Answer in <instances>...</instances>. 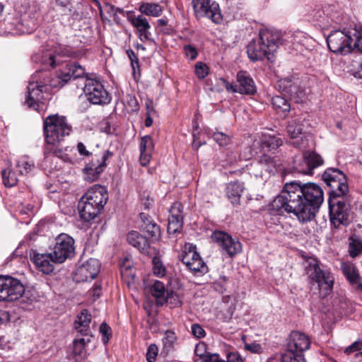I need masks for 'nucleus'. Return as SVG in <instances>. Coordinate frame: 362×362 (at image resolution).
Listing matches in <instances>:
<instances>
[{
	"label": "nucleus",
	"mask_w": 362,
	"mask_h": 362,
	"mask_svg": "<svg viewBox=\"0 0 362 362\" xmlns=\"http://www.w3.org/2000/svg\"><path fill=\"white\" fill-rule=\"evenodd\" d=\"M323 202L324 193L318 185L293 181L284 185L272 206L279 213L294 214L299 221L305 223L315 218Z\"/></svg>",
	"instance_id": "nucleus-1"
},
{
	"label": "nucleus",
	"mask_w": 362,
	"mask_h": 362,
	"mask_svg": "<svg viewBox=\"0 0 362 362\" xmlns=\"http://www.w3.org/2000/svg\"><path fill=\"white\" fill-rule=\"evenodd\" d=\"M280 33L269 28L259 30V37L252 40L247 46V53L249 59L252 62L261 61L267 59L273 61L274 54L279 48Z\"/></svg>",
	"instance_id": "nucleus-2"
},
{
	"label": "nucleus",
	"mask_w": 362,
	"mask_h": 362,
	"mask_svg": "<svg viewBox=\"0 0 362 362\" xmlns=\"http://www.w3.org/2000/svg\"><path fill=\"white\" fill-rule=\"evenodd\" d=\"M71 127L64 117L53 115L44 121V133L47 144L52 146L60 142L65 136L69 135Z\"/></svg>",
	"instance_id": "nucleus-3"
},
{
	"label": "nucleus",
	"mask_w": 362,
	"mask_h": 362,
	"mask_svg": "<svg viewBox=\"0 0 362 362\" xmlns=\"http://www.w3.org/2000/svg\"><path fill=\"white\" fill-rule=\"evenodd\" d=\"M329 214L331 222L335 227L346 226L350 221L351 214L350 201L345 195L340 197L329 198Z\"/></svg>",
	"instance_id": "nucleus-4"
},
{
	"label": "nucleus",
	"mask_w": 362,
	"mask_h": 362,
	"mask_svg": "<svg viewBox=\"0 0 362 362\" xmlns=\"http://www.w3.org/2000/svg\"><path fill=\"white\" fill-rule=\"evenodd\" d=\"M353 28L344 30L332 31L327 38L329 50L334 53L346 54L351 52L353 39L351 33Z\"/></svg>",
	"instance_id": "nucleus-5"
},
{
	"label": "nucleus",
	"mask_w": 362,
	"mask_h": 362,
	"mask_svg": "<svg viewBox=\"0 0 362 362\" xmlns=\"http://www.w3.org/2000/svg\"><path fill=\"white\" fill-rule=\"evenodd\" d=\"M322 179L331 188V198H337L345 195L349 190L345 175L338 169H327L322 174Z\"/></svg>",
	"instance_id": "nucleus-6"
},
{
	"label": "nucleus",
	"mask_w": 362,
	"mask_h": 362,
	"mask_svg": "<svg viewBox=\"0 0 362 362\" xmlns=\"http://www.w3.org/2000/svg\"><path fill=\"white\" fill-rule=\"evenodd\" d=\"M305 270L309 278L317 284L321 292L329 293L332 291L334 277L329 272L322 270L316 259L309 260Z\"/></svg>",
	"instance_id": "nucleus-7"
},
{
	"label": "nucleus",
	"mask_w": 362,
	"mask_h": 362,
	"mask_svg": "<svg viewBox=\"0 0 362 362\" xmlns=\"http://www.w3.org/2000/svg\"><path fill=\"white\" fill-rule=\"evenodd\" d=\"M192 5L197 18H208L212 22L220 24L223 21L218 4L211 0H192Z\"/></svg>",
	"instance_id": "nucleus-8"
},
{
	"label": "nucleus",
	"mask_w": 362,
	"mask_h": 362,
	"mask_svg": "<svg viewBox=\"0 0 362 362\" xmlns=\"http://www.w3.org/2000/svg\"><path fill=\"white\" fill-rule=\"evenodd\" d=\"M83 92L87 100L94 105L107 104L111 100L102 83L92 78H86Z\"/></svg>",
	"instance_id": "nucleus-9"
},
{
	"label": "nucleus",
	"mask_w": 362,
	"mask_h": 362,
	"mask_svg": "<svg viewBox=\"0 0 362 362\" xmlns=\"http://www.w3.org/2000/svg\"><path fill=\"white\" fill-rule=\"evenodd\" d=\"M74 253V240L70 235L62 233L55 238L53 255L55 256V261L58 264L64 262L69 258H71Z\"/></svg>",
	"instance_id": "nucleus-10"
},
{
	"label": "nucleus",
	"mask_w": 362,
	"mask_h": 362,
	"mask_svg": "<svg viewBox=\"0 0 362 362\" xmlns=\"http://www.w3.org/2000/svg\"><path fill=\"white\" fill-rule=\"evenodd\" d=\"M211 238L230 257L236 255L242 251L241 243L225 232L215 231L212 233Z\"/></svg>",
	"instance_id": "nucleus-11"
},
{
	"label": "nucleus",
	"mask_w": 362,
	"mask_h": 362,
	"mask_svg": "<svg viewBox=\"0 0 362 362\" xmlns=\"http://www.w3.org/2000/svg\"><path fill=\"white\" fill-rule=\"evenodd\" d=\"M165 304H171V307L180 306V296H145L143 307L148 315H151Z\"/></svg>",
	"instance_id": "nucleus-12"
},
{
	"label": "nucleus",
	"mask_w": 362,
	"mask_h": 362,
	"mask_svg": "<svg viewBox=\"0 0 362 362\" xmlns=\"http://www.w3.org/2000/svg\"><path fill=\"white\" fill-rule=\"evenodd\" d=\"M48 90L47 85L40 84L37 81H30L28 86L25 104L38 111L43 103V100L45 99V93H47Z\"/></svg>",
	"instance_id": "nucleus-13"
},
{
	"label": "nucleus",
	"mask_w": 362,
	"mask_h": 362,
	"mask_svg": "<svg viewBox=\"0 0 362 362\" xmlns=\"http://www.w3.org/2000/svg\"><path fill=\"white\" fill-rule=\"evenodd\" d=\"M100 270V262L97 259L90 258L76 268L74 280L76 282L92 280L98 275Z\"/></svg>",
	"instance_id": "nucleus-14"
},
{
	"label": "nucleus",
	"mask_w": 362,
	"mask_h": 362,
	"mask_svg": "<svg viewBox=\"0 0 362 362\" xmlns=\"http://www.w3.org/2000/svg\"><path fill=\"white\" fill-rule=\"evenodd\" d=\"M81 199L103 209L108 200L107 191L103 186L95 185Z\"/></svg>",
	"instance_id": "nucleus-15"
},
{
	"label": "nucleus",
	"mask_w": 362,
	"mask_h": 362,
	"mask_svg": "<svg viewBox=\"0 0 362 362\" xmlns=\"http://www.w3.org/2000/svg\"><path fill=\"white\" fill-rule=\"evenodd\" d=\"M183 206L180 202L173 203L170 209L168 217V233L175 234L180 233L182 228Z\"/></svg>",
	"instance_id": "nucleus-16"
},
{
	"label": "nucleus",
	"mask_w": 362,
	"mask_h": 362,
	"mask_svg": "<svg viewBox=\"0 0 362 362\" xmlns=\"http://www.w3.org/2000/svg\"><path fill=\"white\" fill-rule=\"evenodd\" d=\"M112 153L110 151H107L103 155L101 161H98V163L92 161L87 164L83 170L84 180L88 182L96 181L106 166V160L112 156Z\"/></svg>",
	"instance_id": "nucleus-17"
},
{
	"label": "nucleus",
	"mask_w": 362,
	"mask_h": 362,
	"mask_svg": "<svg viewBox=\"0 0 362 362\" xmlns=\"http://www.w3.org/2000/svg\"><path fill=\"white\" fill-rule=\"evenodd\" d=\"M128 243L136 247L141 253L152 256L156 254V249L150 246L146 238L137 231H132L127 235Z\"/></svg>",
	"instance_id": "nucleus-18"
},
{
	"label": "nucleus",
	"mask_w": 362,
	"mask_h": 362,
	"mask_svg": "<svg viewBox=\"0 0 362 362\" xmlns=\"http://www.w3.org/2000/svg\"><path fill=\"white\" fill-rule=\"evenodd\" d=\"M31 259L37 269L45 274L52 273L54 269V264H57L53 253L34 254Z\"/></svg>",
	"instance_id": "nucleus-19"
},
{
	"label": "nucleus",
	"mask_w": 362,
	"mask_h": 362,
	"mask_svg": "<svg viewBox=\"0 0 362 362\" xmlns=\"http://www.w3.org/2000/svg\"><path fill=\"white\" fill-rule=\"evenodd\" d=\"M310 337L305 333L293 331L289 335L287 346L304 354V352L310 349Z\"/></svg>",
	"instance_id": "nucleus-20"
},
{
	"label": "nucleus",
	"mask_w": 362,
	"mask_h": 362,
	"mask_svg": "<svg viewBox=\"0 0 362 362\" xmlns=\"http://www.w3.org/2000/svg\"><path fill=\"white\" fill-rule=\"evenodd\" d=\"M6 294H24L25 288L21 281L16 279L0 276V293Z\"/></svg>",
	"instance_id": "nucleus-21"
},
{
	"label": "nucleus",
	"mask_w": 362,
	"mask_h": 362,
	"mask_svg": "<svg viewBox=\"0 0 362 362\" xmlns=\"http://www.w3.org/2000/svg\"><path fill=\"white\" fill-rule=\"evenodd\" d=\"M129 21L136 28L138 37L141 41L151 40V33L149 32L151 25L145 17L142 15H139L130 18Z\"/></svg>",
	"instance_id": "nucleus-22"
},
{
	"label": "nucleus",
	"mask_w": 362,
	"mask_h": 362,
	"mask_svg": "<svg viewBox=\"0 0 362 362\" xmlns=\"http://www.w3.org/2000/svg\"><path fill=\"white\" fill-rule=\"evenodd\" d=\"M238 93L245 95H253L257 88L252 77L246 71H240L237 74Z\"/></svg>",
	"instance_id": "nucleus-23"
},
{
	"label": "nucleus",
	"mask_w": 362,
	"mask_h": 362,
	"mask_svg": "<svg viewBox=\"0 0 362 362\" xmlns=\"http://www.w3.org/2000/svg\"><path fill=\"white\" fill-rule=\"evenodd\" d=\"M236 301L235 296H223L221 310L217 317L223 322L230 320L235 310Z\"/></svg>",
	"instance_id": "nucleus-24"
},
{
	"label": "nucleus",
	"mask_w": 362,
	"mask_h": 362,
	"mask_svg": "<svg viewBox=\"0 0 362 362\" xmlns=\"http://www.w3.org/2000/svg\"><path fill=\"white\" fill-rule=\"evenodd\" d=\"M91 315L87 309L82 310L76 316L74 322V328L81 334L88 337L90 334V324Z\"/></svg>",
	"instance_id": "nucleus-25"
},
{
	"label": "nucleus",
	"mask_w": 362,
	"mask_h": 362,
	"mask_svg": "<svg viewBox=\"0 0 362 362\" xmlns=\"http://www.w3.org/2000/svg\"><path fill=\"white\" fill-rule=\"evenodd\" d=\"M71 52L67 47H62L61 45L54 48V50L47 54L44 59L43 63L49 64L51 67L54 68L57 64H59L62 61V57H70Z\"/></svg>",
	"instance_id": "nucleus-26"
},
{
	"label": "nucleus",
	"mask_w": 362,
	"mask_h": 362,
	"mask_svg": "<svg viewBox=\"0 0 362 362\" xmlns=\"http://www.w3.org/2000/svg\"><path fill=\"white\" fill-rule=\"evenodd\" d=\"M78 208L81 218L86 222L94 219L103 209L93 204H90V202L88 203L81 199L78 202Z\"/></svg>",
	"instance_id": "nucleus-27"
},
{
	"label": "nucleus",
	"mask_w": 362,
	"mask_h": 362,
	"mask_svg": "<svg viewBox=\"0 0 362 362\" xmlns=\"http://www.w3.org/2000/svg\"><path fill=\"white\" fill-rule=\"evenodd\" d=\"M140 163L146 166L150 161L151 153L154 149V144L151 136L146 135L141 139L140 145Z\"/></svg>",
	"instance_id": "nucleus-28"
},
{
	"label": "nucleus",
	"mask_w": 362,
	"mask_h": 362,
	"mask_svg": "<svg viewBox=\"0 0 362 362\" xmlns=\"http://www.w3.org/2000/svg\"><path fill=\"white\" fill-rule=\"evenodd\" d=\"M141 223L139 227L143 232L147 233L153 240H157L160 236L159 226L144 214H140Z\"/></svg>",
	"instance_id": "nucleus-29"
},
{
	"label": "nucleus",
	"mask_w": 362,
	"mask_h": 362,
	"mask_svg": "<svg viewBox=\"0 0 362 362\" xmlns=\"http://www.w3.org/2000/svg\"><path fill=\"white\" fill-rule=\"evenodd\" d=\"M244 190L243 184L240 182H233L227 185L226 193L228 199L234 205L240 204V199Z\"/></svg>",
	"instance_id": "nucleus-30"
},
{
	"label": "nucleus",
	"mask_w": 362,
	"mask_h": 362,
	"mask_svg": "<svg viewBox=\"0 0 362 362\" xmlns=\"http://www.w3.org/2000/svg\"><path fill=\"white\" fill-rule=\"evenodd\" d=\"M90 341L89 338L75 339L71 346V353L75 361L78 362L83 360L87 356L86 344Z\"/></svg>",
	"instance_id": "nucleus-31"
},
{
	"label": "nucleus",
	"mask_w": 362,
	"mask_h": 362,
	"mask_svg": "<svg viewBox=\"0 0 362 362\" xmlns=\"http://www.w3.org/2000/svg\"><path fill=\"white\" fill-rule=\"evenodd\" d=\"M303 156H305V161L307 162V167H305V169L301 168L300 170L305 175L313 174V169L323 164V159L315 152L305 151L304 152Z\"/></svg>",
	"instance_id": "nucleus-32"
},
{
	"label": "nucleus",
	"mask_w": 362,
	"mask_h": 362,
	"mask_svg": "<svg viewBox=\"0 0 362 362\" xmlns=\"http://www.w3.org/2000/svg\"><path fill=\"white\" fill-rule=\"evenodd\" d=\"M341 269L350 284H356L359 291L362 292V282L359 281V276L356 267L353 264L342 262Z\"/></svg>",
	"instance_id": "nucleus-33"
},
{
	"label": "nucleus",
	"mask_w": 362,
	"mask_h": 362,
	"mask_svg": "<svg viewBox=\"0 0 362 362\" xmlns=\"http://www.w3.org/2000/svg\"><path fill=\"white\" fill-rule=\"evenodd\" d=\"M139 11L146 16L158 17L162 14L163 9L162 6L158 4L141 3L139 6Z\"/></svg>",
	"instance_id": "nucleus-34"
},
{
	"label": "nucleus",
	"mask_w": 362,
	"mask_h": 362,
	"mask_svg": "<svg viewBox=\"0 0 362 362\" xmlns=\"http://www.w3.org/2000/svg\"><path fill=\"white\" fill-rule=\"evenodd\" d=\"M85 75L84 69L76 64H69L67 73L63 74L60 78L64 83L69 81L71 78L74 79L82 77Z\"/></svg>",
	"instance_id": "nucleus-35"
},
{
	"label": "nucleus",
	"mask_w": 362,
	"mask_h": 362,
	"mask_svg": "<svg viewBox=\"0 0 362 362\" xmlns=\"http://www.w3.org/2000/svg\"><path fill=\"white\" fill-rule=\"evenodd\" d=\"M281 362H305V355L287 346L281 356Z\"/></svg>",
	"instance_id": "nucleus-36"
},
{
	"label": "nucleus",
	"mask_w": 362,
	"mask_h": 362,
	"mask_svg": "<svg viewBox=\"0 0 362 362\" xmlns=\"http://www.w3.org/2000/svg\"><path fill=\"white\" fill-rule=\"evenodd\" d=\"M329 21H322L329 28H335L337 25H340L343 22V16L340 11H337L334 6H328Z\"/></svg>",
	"instance_id": "nucleus-37"
},
{
	"label": "nucleus",
	"mask_w": 362,
	"mask_h": 362,
	"mask_svg": "<svg viewBox=\"0 0 362 362\" xmlns=\"http://www.w3.org/2000/svg\"><path fill=\"white\" fill-rule=\"evenodd\" d=\"M144 288L151 294H165V286L164 284L157 279H150L144 281Z\"/></svg>",
	"instance_id": "nucleus-38"
},
{
	"label": "nucleus",
	"mask_w": 362,
	"mask_h": 362,
	"mask_svg": "<svg viewBox=\"0 0 362 362\" xmlns=\"http://www.w3.org/2000/svg\"><path fill=\"white\" fill-rule=\"evenodd\" d=\"M286 131L291 139H298L303 132V124L300 119H293L288 122Z\"/></svg>",
	"instance_id": "nucleus-39"
},
{
	"label": "nucleus",
	"mask_w": 362,
	"mask_h": 362,
	"mask_svg": "<svg viewBox=\"0 0 362 362\" xmlns=\"http://www.w3.org/2000/svg\"><path fill=\"white\" fill-rule=\"evenodd\" d=\"M283 141L281 138L275 136H266L261 141V148L264 151H271L281 146Z\"/></svg>",
	"instance_id": "nucleus-40"
},
{
	"label": "nucleus",
	"mask_w": 362,
	"mask_h": 362,
	"mask_svg": "<svg viewBox=\"0 0 362 362\" xmlns=\"http://www.w3.org/2000/svg\"><path fill=\"white\" fill-rule=\"evenodd\" d=\"M152 257L153 273L158 277H163L166 274V268L160 257L159 251L156 254L149 256Z\"/></svg>",
	"instance_id": "nucleus-41"
},
{
	"label": "nucleus",
	"mask_w": 362,
	"mask_h": 362,
	"mask_svg": "<svg viewBox=\"0 0 362 362\" xmlns=\"http://www.w3.org/2000/svg\"><path fill=\"white\" fill-rule=\"evenodd\" d=\"M258 163L261 167L260 175L262 176L264 173H274L275 170V165L273 159L266 155H262L259 159Z\"/></svg>",
	"instance_id": "nucleus-42"
},
{
	"label": "nucleus",
	"mask_w": 362,
	"mask_h": 362,
	"mask_svg": "<svg viewBox=\"0 0 362 362\" xmlns=\"http://www.w3.org/2000/svg\"><path fill=\"white\" fill-rule=\"evenodd\" d=\"M186 267L195 275L201 276L206 273L208 267L202 258L197 259L193 263L187 262Z\"/></svg>",
	"instance_id": "nucleus-43"
},
{
	"label": "nucleus",
	"mask_w": 362,
	"mask_h": 362,
	"mask_svg": "<svg viewBox=\"0 0 362 362\" xmlns=\"http://www.w3.org/2000/svg\"><path fill=\"white\" fill-rule=\"evenodd\" d=\"M200 349L204 350V344L197 345L194 350L195 354L199 356L202 362H226L221 359L218 354L209 353L204 354L203 353H199Z\"/></svg>",
	"instance_id": "nucleus-44"
},
{
	"label": "nucleus",
	"mask_w": 362,
	"mask_h": 362,
	"mask_svg": "<svg viewBox=\"0 0 362 362\" xmlns=\"http://www.w3.org/2000/svg\"><path fill=\"white\" fill-rule=\"evenodd\" d=\"M202 258L198 252L196 251V246L189 245L188 247H185V251L182 255V262L183 264L187 265V262L189 261L190 263L197 261Z\"/></svg>",
	"instance_id": "nucleus-45"
},
{
	"label": "nucleus",
	"mask_w": 362,
	"mask_h": 362,
	"mask_svg": "<svg viewBox=\"0 0 362 362\" xmlns=\"http://www.w3.org/2000/svg\"><path fill=\"white\" fill-rule=\"evenodd\" d=\"M17 168L21 175L28 174L34 168L35 165L33 160L27 156L21 157L17 162Z\"/></svg>",
	"instance_id": "nucleus-46"
},
{
	"label": "nucleus",
	"mask_w": 362,
	"mask_h": 362,
	"mask_svg": "<svg viewBox=\"0 0 362 362\" xmlns=\"http://www.w3.org/2000/svg\"><path fill=\"white\" fill-rule=\"evenodd\" d=\"M273 107L278 112H287L290 110V104L281 96L276 95L272 99Z\"/></svg>",
	"instance_id": "nucleus-47"
},
{
	"label": "nucleus",
	"mask_w": 362,
	"mask_h": 362,
	"mask_svg": "<svg viewBox=\"0 0 362 362\" xmlns=\"http://www.w3.org/2000/svg\"><path fill=\"white\" fill-rule=\"evenodd\" d=\"M349 252L351 257H356L362 253V239L350 238L349 244Z\"/></svg>",
	"instance_id": "nucleus-48"
},
{
	"label": "nucleus",
	"mask_w": 362,
	"mask_h": 362,
	"mask_svg": "<svg viewBox=\"0 0 362 362\" xmlns=\"http://www.w3.org/2000/svg\"><path fill=\"white\" fill-rule=\"evenodd\" d=\"M353 39L352 47L362 53V27L355 26L351 33Z\"/></svg>",
	"instance_id": "nucleus-49"
},
{
	"label": "nucleus",
	"mask_w": 362,
	"mask_h": 362,
	"mask_svg": "<svg viewBox=\"0 0 362 362\" xmlns=\"http://www.w3.org/2000/svg\"><path fill=\"white\" fill-rule=\"evenodd\" d=\"M362 341L358 339L352 343L351 345L348 346L345 350L344 353L346 355H350L354 354V356L356 358L361 359L362 358Z\"/></svg>",
	"instance_id": "nucleus-50"
},
{
	"label": "nucleus",
	"mask_w": 362,
	"mask_h": 362,
	"mask_svg": "<svg viewBox=\"0 0 362 362\" xmlns=\"http://www.w3.org/2000/svg\"><path fill=\"white\" fill-rule=\"evenodd\" d=\"M329 10H328V6L323 8L321 10L317 11L313 18L318 23L319 25L324 29H328L329 25H326L322 21H329Z\"/></svg>",
	"instance_id": "nucleus-51"
},
{
	"label": "nucleus",
	"mask_w": 362,
	"mask_h": 362,
	"mask_svg": "<svg viewBox=\"0 0 362 362\" xmlns=\"http://www.w3.org/2000/svg\"><path fill=\"white\" fill-rule=\"evenodd\" d=\"M122 281L129 288H135V269L120 272Z\"/></svg>",
	"instance_id": "nucleus-52"
},
{
	"label": "nucleus",
	"mask_w": 362,
	"mask_h": 362,
	"mask_svg": "<svg viewBox=\"0 0 362 362\" xmlns=\"http://www.w3.org/2000/svg\"><path fill=\"white\" fill-rule=\"evenodd\" d=\"M3 182L6 187H13L16 185L18 178L11 169L4 170L2 171Z\"/></svg>",
	"instance_id": "nucleus-53"
},
{
	"label": "nucleus",
	"mask_w": 362,
	"mask_h": 362,
	"mask_svg": "<svg viewBox=\"0 0 362 362\" xmlns=\"http://www.w3.org/2000/svg\"><path fill=\"white\" fill-rule=\"evenodd\" d=\"M214 141L221 146H226L231 141V136L223 132H215L213 134Z\"/></svg>",
	"instance_id": "nucleus-54"
},
{
	"label": "nucleus",
	"mask_w": 362,
	"mask_h": 362,
	"mask_svg": "<svg viewBox=\"0 0 362 362\" xmlns=\"http://www.w3.org/2000/svg\"><path fill=\"white\" fill-rule=\"evenodd\" d=\"M175 340V333L170 330L166 331L163 339V349L166 351H169L172 349Z\"/></svg>",
	"instance_id": "nucleus-55"
},
{
	"label": "nucleus",
	"mask_w": 362,
	"mask_h": 362,
	"mask_svg": "<svg viewBox=\"0 0 362 362\" xmlns=\"http://www.w3.org/2000/svg\"><path fill=\"white\" fill-rule=\"evenodd\" d=\"M212 288L214 291L223 293L227 291V283L225 276H220L216 281L213 283Z\"/></svg>",
	"instance_id": "nucleus-56"
},
{
	"label": "nucleus",
	"mask_w": 362,
	"mask_h": 362,
	"mask_svg": "<svg viewBox=\"0 0 362 362\" xmlns=\"http://www.w3.org/2000/svg\"><path fill=\"white\" fill-rule=\"evenodd\" d=\"M100 332L102 334V341L106 344L108 343L112 335L110 327L105 322H103L100 325Z\"/></svg>",
	"instance_id": "nucleus-57"
},
{
	"label": "nucleus",
	"mask_w": 362,
	"mask_h": 362,
	"mask_svg": "<svg viewBox=\"0 0 362 362\" xmlns=\"http://www.w3.org/2000/svg\"><path fill=\"white\" fill-rule=\"evenodd\" d=\"M195 74L199 78H204L209 74V67L206 64L198 62L195 65Z\"/></svg>",
	"instance_id": "nucleus-58"
},
{
	"label": "nucleus",
	"mask_w": 362,
	"mask_h": 362,
	"mask_svg": "<svg viewBox=\"0 0 362 362\" xmlns=\"http://www.w3.org/2000/svg\"><path fill=\"white\" fill-rule=\"evenodd\" d=\"M158 349L154 344H151L146 352V360L148 362H154L158 356Z\"/></svg>",
	"instance_id": "nucleus-59"
},
{
	"label": "nucleus",
	"mask_w": 362,
	"mask_h": 362,
	"mask_svg": "<svg viewBox=\"0 0 362 362\" xmlns=\"http://www.w3.org/2000/svg\"><path fill=\"white\" fill-rule=\"evenodd\" d=\"M119 267L120 272H124L125 271L134 269V267H133V262L132 260V258L129 256H126L122 259L119 264Z\"/></svg>",
	"instance_id": "nucleus-60"
},
{
	"label": "nucleus",
	"mask_w": 362,
	"mask_h": 362,
	"mask_svg": "<svg viewBox=\"0 0 362 362\" xmlns=\"http://www.w3.org/2000/svg\"><path fill=\"white\" fill-rule=\"evenodd\" d=\"M191 329L192 334L198 339L203 338L206 335L205 330L198 324L192 325Z\"/></svg>",
	"instance_id": "nucleus-61"
},
{
	"label": "nucleus",
	"mask_w": 362,
	"mask_h": 362,
	"mask_svg": "<svg viewBox=\"0 0 362 362\" xmlns=\"http://www.w3.org/2000/svg\"><path fill=\"white\" fill-rule=\"evenodd\" d=\"M184 50L187 57H188L191 60L194 59L197 57V49L190 45H185L184 47Z\"/></svg>",
	"instance_id": "nucleus-62"
},
{
	"label": "nucleus",
	"mask_w": 362,
	"mask_h": 362,
	"mask_svg": "<svg viewBox=\"0 0 362 362\" xmlns=\"http://www.w3.org/2000/svg\"><path fill=\"white\" fill-rule=\"evenodd\" d=\"M220 84L222 85L227 91L230 93H238V86L230 83L224 78H220Z\"/></svg>",
	"instance_id": "nucleus-63"
},
{
	"label": "nucleus",
	"mask_w": 362,
	"mask_h": 362,
	"mask_svg": "<svg viewBox=\"0 0 362 362\" xmlns=\"http://www.w3.org/2000/svg\"><path fill=\"white\" fill-rule=\"evenodd\" d=\"M227 362H243V360L238 352H230L227 355Z\"/></svg>",
	"instance_id": "nucleus-64"
}]
</instances>
